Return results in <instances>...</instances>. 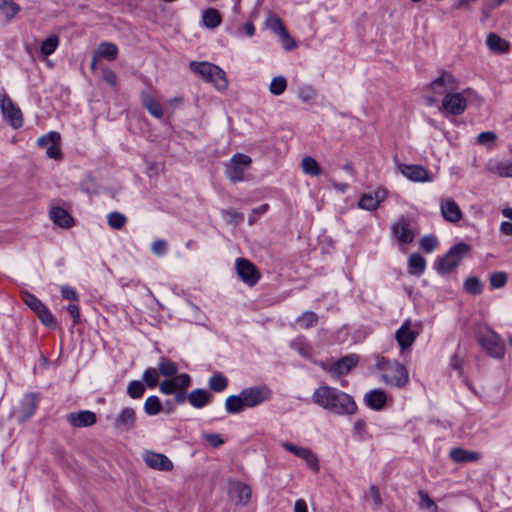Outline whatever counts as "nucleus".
Segmentation results:
<instances>
[{
	"label": "nucleus",
	"instance_id": "f257e3e1",
	"mask_svg": "<svg viewBox=\"0 0 512 512\" xmlns=\"http://www.w3.org/2000/svg\"><path fill=\"white\" fill-rule=\"evenodd\" d=\"M312 399L320 407L337 415H352L357 410L356 403L350 395L327 385L317 388Z\"/></svg>",
	"mask_w": 512,
	"mask_h": 512
},
{
	"label": "nucleus",
	"instance_id": "f03ea898",
	"mask_svg": "<svg viewBox=\"0 0 512 512\" xmlns=\"http://www.w3.org/2000/svg\"><path fill=\"white\" fill-rule=\"evenodd\" d=\"M190 69L202 77L203 80L212 83L219 91H224L228 87L226 73L219 66L209 62L192 61L189 64Z\"/></svg>",
	"mask_w": 512,
	"mask_h": 512
},
{
	"label": "nucleus",
	"instance_id": "7ed1b4c3",
	"mask_svg": "<svg viewBox=\"0 0 512 512\" xmlns=\"http://www.w3.org/2000/svg\"><path fill=\"white\" fill-rule=\"evenodd\" d=\"M382 370V380L391 387L402 388L407 385L409 375L406 367L397 361L382 358L378 362Z\"/></svg>",
	"mask_w": 512,
	"mask_h": 512
},
{
	"label": "nucleus",
	"instance_id": "20e7f679",
	"mask_svg": "<svg viewBox=\"0 0 512 512\" xmlns=\"http://www.w3.org/2000/svg\"><path fill=\"white\" fill-rule=\"evenodd\" d=\"M478 342L486 353L495 359H502L505 355V344L494 331L487 329L478 336Z\"/></svg>",
	"mask_w": 512,
	"mask_h": 512
},
{
	"label": "nucleus",
	"instance_id": "39448f33",
	"mask_svg": "<svg viewBox=\"0 0 512 512\" xmlns=\"http://www.w3.org/2000/svg\"><path fill=\"white\" fill-rule=\"evenodd\" d=\"M470 251V246L464 242L454 245L438 263V270L449 273L454 270L460 261Z\"/></svg>",
	"mask_w": 512,
	"mask_h": 512
},
{
	"label": "nucleus",
	"instance_id": "423d86ee",
	"mask_svg": "<svg viewBox=\"0 0 512 512\" xmlns=\"http://www.w3.org/2000/svg\"><path fill=\"white\" fill-rule=\"evenodd\" d=\"M252 159L245 154H235L226 166V175L232 182H239L244 179L246 169L251 165Z\"/></svg>",
	"mask_w": 512,
	"mask_h": 512
},
{
	"label": "nucleus",
	"instance_id": "0eeeda50",
	"mask_svg": "<svg viewBox=\"0 0 512 512\" xmlns=\"http://www.w3.org/2000/svg\"><path fill=\"white\" fill-rule=\"evenodd\" d=\"M469 92V89L464 92L446 93L442 100L440 109L451 115H461L467 107V100L465 93Z\"/></svg>",
	"mask_w": 512,
	"mask_h": 512
},
{
	"label": "nucleus",
	"instance_id": "6e6552de",
	"mask_svg": "<svg viewBox=\"0 0 512 512\" xmlns=\"http://www.w3.org/2000/svg\"><path fill=\"white\" fill-rule=\"evenodd\" d=\"M358 363V356L352 354L342 357L336 362H320L319 366L334 377H339L350 372Z\"/></svg>",
	"mask_w": 512,
	"mask_h": 512
},
{
	"label": "nucleus",
	"instance_id": "1a4fd4ad",
	"mask_svg": "<svg viewBox=\"0 0 512 512\" xmlns=\"http://www.w3.org/2000/svg\"><path fill=\"white\" fill-rule=\"evenodd\" d=\"M60 144L61 135L55 131L42 135L37 140L38 147L45 149L47 157L56 160H59L62 157Z\"/></svg>",
	"mask_w": 512,
	"mask_h": 512
},
{
	"label": "nucleus",
	"instance_id": "9d476101",
	"mask_svg": "<svg viewBox=\"0 0 512 512\" xmlns=\"http://www.w3.org/2000/svg\"><path fill=\"white\" fill-rule=\"evenodd\" d=\"M246 408H252L271 398L272 392L267 386H254L241 391Z\"/></svg>",
	"mask_w": 512,
	"mask_h": 512
},
{
	"label": "nucleus",
	"instance_id": "9b49d317",
	"mask_svg": "<svg viewBox=\"0 0 512 512\" xmlns=\"http://www.w3.org/2000/svg\"><path fill=\"white\" fill-rule=\"evenodd\" d=\"M0 106L5 119L13 128H20L23 125L20 109L14 105L5 93H0Z\"/></svg>",
	"mask_w": 512,
	"mask_h": 512
},
{
	"label": "nucleus",
	"instance_id": "f8f14e48",
	"mask_svg": "<svg viewBox=\"0 0 512 512\" xmlns=\"http://www.w3.org/2000/svg\"><path fill=\"white\" fill-rule=\"evenodd\" d=\"M235 265L238 276L248 286L252 287L259 281L260 273L251 261L238 258Z\"/></svg>",
	"mask_w": 512,
	"mask_h": 512
},
{
	"label": "nucleus",
	"instance_id": "ddd939ff",
	"mask_svg": "<svg viewBox=\"0 0 512 512\" xmlns=\"http://www.w3.org/2000/svg\"><path fill=\"white\" fill-rule=\"evenodd\" d=\"M429 88L438 95H443L458 88L457 79L449 72H443L429 84Z\"/></svg>",
	"mask_w": 512,
	"mask_h": 512
},
{
	"label": "nucleus",
	"instance_id": "4468645a",
	"mask_svg": "<svg viewBox=\"0 0 512 512\" xmlns=\"http://www.w3.org/2000/svg\"><path fill=\"white\" fill-rule=\"evenodd\" d=\"M397 168L401 174L414 182H428L431 181L429 172L421 165H408L398 163Z\"/></svg>",
	"mask_w": 512,
	"mask_h": 512
},
{
	"label": "nucleus",
	"instance_id": "2eb2a0df",
	"mask_svg": "<svg viewBox=\"0 0 512 512\" xmlns=\"http://www.w3.org/2000/svg\"><path fill=\"white\" fill-rule=\"evenodd\" d=\"M387 197V190L383 187L377 188L374 192L363 194L359 200V207L365 210H376L380 203Z\"/></svg>",
	"mask_w": 512,
	"mask_h": 512
},
{
	"label": "nucleus",
	"instance_id": "dca6fc26",
	"mask_svg": "<svg viewBox=\"0 0 512 512\" xmlns=\"http://www.w3.org/2000/svg\"><path fill=\"white\" fill-rule=\"evenodd\" d=\"M143 459L145 463L152 469L170 471L173 468V463L170 461V459L161 453L146 451L143 454Z\"/></svg>",
	"mask_w": 512,
	"mask_h": 512
},
{
	"label": "nucleus",
	"instance_id": "f3484780",
	"mask_svg": "<svg viewBox=\"0 0 512 512\" xmlns=\"http://www.w3.org/2000/svg\"><path fill=\"white\" fill-rule=\"evenodd\" d=\"M114 428L121 432L131 431L136 425V412L131 407L124 408L114 421Z\"/></svg>",
	"mask_w": 512,
	"mask_h": 512
},
{
	"label": "nucleus",
	"instance_id": "a211bd4d",
	"mask_svg": "<svg viewBox=\"0 0 512 512\" xmlns=\"http://www.w3.org/2000/svg\"><path fill=\"white\" fill-rule=\"evenodd\" d=\"M442 217L451 223H456L462 219L463 213L459 205L451 198H446L440 202Z\"/></svg>",
	"mask_w": 512,
	"mask_h": 512
},
{
	"label": "nucleus",
	"instance_id": "6ab92c4d",
	"mask_svg": "<svg viewBox=\"0 0 512 512\" xmlns=\"http://www.w3.org/2000/svg\"><path fill=\"white\" fill-rule=\"evenodd\" d=\"M392 233L395 238L403 244L411 243L415 237L414 232L410 228L409 221L404 217H401L394 223Z\"/></svg>",
	"mask_w": 512,
	"mask_h": 512
},
{
	"label": "nucleus",
	"instance_id": "aec40b11",
	"mask_svg": "<svg viewBox=\"0 0 512 512\" xmlns=\"http://www.w3.org/2000/svg\"><path fill=\"white\" fill-rule=\"evenodd\" d=\"M229 493L236 499V503L242 506H246L252 496L251 488L247 484L239 481H234L229 484Z\"/></svg>",
	"mask_w": 512,
	"mask_h": 512
},
{
	"label": "nucleus",
	"instance_id": "412c9836",
	"mask_svg": "<svg viewBox=\"0 0 512 512\" xmlns=\"http://www.w3.org/2000/svg\"><path fill=\"white\" fill-rule=\"evenodd\" d=\"M96 420V414L88 410L73 412L67 415L68 423L76 428L92 426L96 423Z\"/></svg>",
	"mask_w": 512,
	"mask_h": 512
},
{
	"label": "nucleus",
	"instance_id": "4be33fe9",
	"mask_svg": "<svg viewBox=\"0 0 512 512\" xmlns=\"http://www.w3.org/2000/svg\"><path fill=\"white\" fill-rule=\"evenodd\" d=\"M410 324H411V322L409 320H407L396 331V334H395V338L402 350L410 347L416 339V334L411 330Z\"/></svg>",
	"mask_w": 512,
	"mask_h": 512
},
{
	"label": "nucleus",
	"instance_id": "5701e85b",
	"mask_svg": "<svg viewBox=\"0 0 512 512\" xmlns=\"http://www.w3.org/2000/svg\"><path fill=\"white\" fill-rule=\"evenodd\" d=\"M38 406L35 394H28L24 397L19 410L18 421L24 422L29 419L36 411Z\"/></svg>",
	"mask_w": 512,
	"mask_h": 512
},
{
	"label": "nucleus",
	"instance_id": "b1692460",
	"mask_svg": "<svg viewBox=\"0 0 512 512\" xmlns=\"http://www.w3.org/2000/svg\"><path fill=\"white\" fill-rule=\"evenodd\" d=\"M488 172L495 174L499 177H512V159L501 161H489L486 164Z\"/></svg>",
	"mask_w": 512,
	"mask_h": 512
},
{
	"label": "nucleus",
	"instance_id": "393cba45",
	"mask_svg": "<svg viewBox=\"0 0 512 512\" xmlns=\"http://www.w3.org/2000/svg\"><path fill=\"white\" fill-rule=\"evenodd\" d=\"M365 403L374 410H381L387 402V395L381 389H375L365 395Z\"/></svg>",
	"mask_w": 512,
	"mask_h": 512
},
{
	"label": "nucleus",
	"instance_id": "a878e982",
	"mask_svg": "<svg viewBox=\"0 0 512 512\" xmlns=\"http://www.w3.org/2000/svg\"><path fill=\"white\" fill-rule=\"evenodd\" d=\"M50 218L56 225L66 229L72 227L74 223L71 215L61 207H53L50 210Z\"/></svg>",
	"mask_w": 512,
	"mask_h": 512
},
{
	"label": "nucleus",
	"instance_id": "bb28decb",
	"mask_svg": "<svg viewBox=\"0 0 512 512\" xmlns=\"http://www.w3.org/2000/svg\"><path fill=\"white\" fill-rule=\"evenodd\" d=\"M141 103L155 118L160 119L163 116V109L161 105L149 92L144 91L141 93Z\"/></svg>",
	"mask_w": 512,
	"mask_h": 512
},
{
	"label": "nucleus",
	"instance_id": "cd10ccee",
	"mask_svg": "<svg viewBox=\"0 0 512 512\" xmlns=\"http://www.w3.org/2000/svg\"><path fill=\"white\" fill-rule=\"evenodd\" d=\"M94 53L96 54V57H99V59L113 61L118 56V47L111 42H101L95 49Z\"/></svg>",
	"mask_w": 512,
	"mask_h": 512
},
{
	"label": "nucleus",
	"instance_id": "c85d7f7f",
	"mask_svg": "<svg viewBox=\"0 0 512 512\" xmlns=\"http://www.w3.org/2000/svg\"><path fill=\"white\" fill-rule=\"evenodd\" d=\"M451 459L456 463L475 462L481 458L478 452L468 451L462 448H454L450 451Z\"/></svg>",
	"mask_w": 512,
	"mask_h": 512
},
{
	"label": "nucleus",
	"instance_id": "c756f323",
	"mask_svg": "<svg viewBox=\"0 0 512 512\" xmlns=\"http://www.w3.org/2000/svg\"><path fill=\"white\" fill-rule=\"evenodd\" d=\"M486 44L491 51L497 53H506L510 48L509 43L495 33L488 34Z\"/></svg>",
	"mask_w": 512,
	"mask_h": 512
},
{
	"label": "nucleus",
	"instance_id": "7c9ffc66",
	"mask_svg": "<svg viewBox=\"0 0 512 512\" xmlns=\"http://www.w3.org/2000/svg\"><path fill=\"white\" fill-rule=\"evenodd\" d=\"M211 394L203 389H196L189 393L188 400L195 408H202L209 403Z\"/></svg>",
	"mask_w": 512,
	"mask_h": 512
},
{
	"label": "nucleus",
	"instance_id": "2f4dec72",
	"mask_svg": "<svg viewBox=\"0 0 512 512\" xmlns=\"http://www.w3.org/2000/svg\"><path fill=\"white\" fill-rule=\"evenodd\" d=\"M409 272L413 275H421L426 268V260L418 253L410 255L408 260Z\"/></svg>",
	"mask_w": 512,
	"mask_h": 512
},
{
	"label": "nucleus",
	"instance_id": "473e14b6",
	"mask_svg": "<svg viewBox=\"0 0 512 512\" xmlns=\"http://www.w3.org/2000/svg\"><path fill=\"white\" fill-rule=\"evenodd\" d=\"M302 171L306 175L317 177L322 173L319 163L311 156H305L301 161Z\"/></svg>",
	"mask_w": 512,
	"mask_h": 512
},
{
	"label": "nucleus",
	"instance_id": "72a5a7b5",
	"mask_svg": "<svg viewBox=\"0 0 512 512\" xmlns=\"http://www.w3.org/2000/svg\"><path fill=\"white\" fill-rule=\"evenodd\" d=\"M225 408L230 414L239 413L246 408L242 394L229 396L225 401Z\"/></svg>",
	"mask_w": 512,
	"mask_h": 512
},
{
	"label": "nucleus",
	"instance_id": "f704fd0d",
	"mask_svg": "<svg viewBox=\"0 0 512 512\" xmlns=\"http://www.w3.org/2000/svg\"><path fill=\"white\" fill-rule=\"evenodd\" d=\"M20 11V6L13 2V0H0V12L4 15L6 20H11Z\"/></svg>",
	"mask_w": 512,
	"mask_h": 512
},
{
	"label": "nucleus",
	"instance_id": "c9c22d12",
	"mask_svg": "<svg viewBox=\"0 0 512 512\" xmlns=\"http://www.w3.org/2000/svg\"><path fill=\"white\" fill-rule=\"evenodd\" d=\"M60 43L59 36L52 34L49 37H47L41 44L40 52L42 56L47 57L54 53V51L57 49Z\"/></svg>",
	"mask_w": 512,
	"mask_h": 512
},
{
	"label": "nucleus",
	"instance_id": "e433bc0d",
	"mask_svg": "<svg viewBox=\"0 0 512 512\" xmlns=\"http://www.w3.org/2000/svg\"><path fill=\"white\" fill-rule=\"evenodd\" d=\"M203 23L208 28H216L221 23V16L216 9H208L203 13Z\"/></svg>",
	"mask_w": 512,
	"mask_h": 512
},
{
	"label": "nucleus",
	"instance_id": "4c0bfd02",
	"mask_svg": "<svg viewBox=\"0 0 512 512\" xmlns=\"http://www.w3.org/2000/svg\"><path fill=\"white\" fill-rule=\"evenodd\" d=\"M297 323L304 329H309L317 325L318 316L313 311H306L297 318Z\"/></svg>",
	"mask_w": 512,
	"mask_h": 512
},
{
	"label": "nucleus",
	"instance_id": "58836bf2",
	"mask_svg": "<svg viewBox=\"0 0 512 512\" xmlns=\"http://www.w3.org/2000/svg\"><path fill=\"white\" fill-rule=\"evenodd\" d=\"M144 410L148 415H157L162 410V404L157 396H150L144 403Z\"/></svg>",
	"mask_w": 512,
	"mask_h": 512
},
{
	"label": "nucleus",
	"instance_id": "ea45409f",
	"mask_svg": "<svg viewBox=\"0 0 512 512\" xmlns=\"http://www.w3.org/2000/svg\"><path fill=\"white\" fill-rule=\"evenodd\" d=\"M287 87V81L283 76L274 77L270 83L269 91L273 95H281Z\"/></svg>",
	"mask_w": 512,
	"mask_h": 512
},
{
	"label": "nucleus",
	"instance_id": "a19ab883",
	"mask_svg": "<svg viewBox=\"0 0 512 512\" xmlns=\"http://www.w3.org/2000/svg\"><path fill=\"white\" fill-rule=\"evenodd\" d=\"M158 371L163 376L171 377L176 375L178 369L174 362L167 359H163L158 364Z\"/></svg>",
	"mask_w": 512,
	"mask_h": 512
},
{
	"label": "nucleus",
	"instance_id": "79ce46f5",
	"mask_svg": "<svg viewBox=\"0 0 512 512\" xmlns=\"http://www.w3.org/2000/svg\"><path fill=\"white\" fill-rule=\"evenodd\" d=\"M227 378L222 374H215L209 379V386L215 392H221L227 387Z\"/></svg>",
	"mask_w": 512,
	"mask_h": 512
},
{
	"label": "nucleus",
	"instance_id": "37998d69",
	"mask_svg": "<svg viewBox=\"0 0 512 512\" xmlns=\"http://www.w3.org/2000/svg\"><path fill=\"white\" fill-rule=\"evenodd\" d=\"M483 285L477 277H469L464 283V289L473 295H478L482 292Z\"/></svg>",
	"mask_w": 512,
	"mask_h": 512
},
{
	"label": "nucleus",
	"instance_id": "c03bdc74",
	"mask_svg": "<svg viewBox=\"0 0 512 512\" xmlns=\"http://www.w3.org/2000/svg\"><path fill=\"white\" fill-rule=\"evenodd\" d=\"M144 392L145 386L141 381L138 380L130 382L127 387V393L133 399L140 398L144 394Z\"/></svg>",
	"mask_w": 512,
	"mask_h": 512
},
{
	"label": "nucleus",
	"instance_id": "a18cd8bd",
	"mask_svg": "<svg viewBox=\"0 0 512 512\" xmlns=\"http://www.w3.org/2000/svg\"><path fill=\"white\" fill-rule=\"evenodd\" d=\"M107 219L109 226L113 229H121L126 223V217L119 212H111Z\"/></svg>",
	"mask_w": 512,
	"mask_h": 512
},
{
	"label": "nucleus",
	"instance_id": "49530a36",
	"mask_svg": "<svg viewBox=\"0 0 512 512\" xmlns=\"http://www.w3.org/2000/svg\"><path fill=\"white\" fill-rule=\"evenodd\" d=\"M159 371L156 368H149L143 373V380L148 387L154 388L158 384Z\"/></svg>",
	"mask_w": 512,
	"mask_h": 512
},
{
	"label": "nucleus",
	"instance_id": "de8ad7c7",
	"mask_svg": "<svg viewBox=\"0 0 512 512\" xmlns=\"http://www.w3.org/2000/svg\"><path fill=\"white\" fill-rule=\"evenodd\" d=\"M419 498H420V506L422 508L431 510L433 512H437L438 506L435 504V502L429 497V495L423 491L420 490L418 492Z\"/></svg>",
	"mask_w": 512,
	"mask_h": 512
},
{
	"label": "nucleus",
	"instance_id": "09e8293b",
	"mask_svg": "<svg viewBox=\"0 0 512 512\" xmlns=\"http://www.w3.org/2000/svg\"><path fill=\"white\" fill-rule=\"evenodd\" d=\"M22 298L25 304L29 308H31L35 313L41 310L42 307L44 306V304L38 298H36L34 295L30 293H25Z\"/></svg>",
	"mask_w": 512,
	"mask_h": 512
},
{
	"label": "nucleus",
	"instance_id": "8fccbe9b",
	"mask_svg": "<svg viewBox=\"0 0 512 512\" xmlns=\"http://www.w3.org/2000/svg\"><path fill=\"white\" fill-rule=\"evenodd\" d=\"M508 280L505 272H495L490 276V284L493 288H502Z\"/></svg>",
	"mask_w": 512,
	"mask_h": 512
},
{
	"label": "nucleus",
	"instance_id": "3c124183",
	"mask_svg": "<svg viewBox=\"0 0 512 512\" xmlns=\"http://www.w3.org/2000/svg\"><path fill=\"white\" fill-rule=\"evenodd\" d=\"M438 245V240L435 236H425L420 240V247L425 252H432Z\"/></svg>",
	"mask_w": 512,
	"mask_h": 512
},
{
	"label": "nucleus",
	"instance_id": "603ef678",
	"mask_svg": "<svg viewBox=\"0 0 512 512\" xmlns=\"http://www.w3.org/2000/svg\"><path fill=\"white\" fill-rule=\"evenodd\" d=\"M36 314L45 326H55L54 317L45 306H43L42 309L39 310Z\"/></svg>",
	"mask_w": 512,
	"mask_h": 512
},
{
	"label": "nucleus",
	"instance_id": "864d4df0",
	"mask_svg": "<svg viewBox=\"0 0 512 512\" xmlns=\"http://www.w3.org/2000/svg\"><path fill=\"white\" fill-rule=\"evenodd\" d=\"M283 448L287 451H289L290 453L296 455L297 457L299 458H305V456L307 455V453L309 452V449L307 448H304V447H298L294 444H291V443H288V442H284L282 444Z\"/></svg>",
	"mask_w": 512,
	"mask_h": 512
},
{
	"label": "nucleus",
	"instance_id": "5fc2aeb1",
	"mask_svg": "<svg viewBox=\"0 0 512 512\" xmlns=\"http://www.w3.org/2000/svg\"><path fill=\"white\" fill-rule=\"evenodd\" d=\"M172 380L175 383L176 389H182V390L187 388L190 385V381H191L190 376L185 373L177 375Z\"/></svg>",
	"mask_w": 512,
	"mask_h": 512
},
{
	"label": "nucleus",
	"instance_id": "6e6d98bb",
	"mask_svg": "<svg viewBox=\"0 0 512 512\" xmlns=\"http://www.w3.org/2000/svg\"><path fill=\"white\" fill-rule=\"evenodd\" d=\"M496 138H497V136L494 132H490V131L481 132L477 136V142L480 145H488L490 143H493L496 140Z\"/></svg>",
	"mask_w": 512,
	"mask_h": 512
},
{
	"label": "nucleus",
	"instance_id": "4d7b16f0",
	"mask_svg": "<svg viewBox=\"0 0 512 512\" xmlns=\"http://www.w3.org/2000/svg\"><path fill=\"white\" fill-rule=\"evenodd\" d=\"M303 459L306 461V464L308 465V467L310 469H312L314 472L319 471L318 459H317L316 455L311 450H309V452Z\"/></svg>",
	"mask_w": 512,
	"mask_h": 512
},
{
	"label": "nucleus",
	"instance_id": "13d9d810",
	"mask_svg": "<svg viewBox=\"0 0 512 512\" xmlns=\"http://www.w3.org/2000/svg\"><path fill=\"white\" fill-rule=\"evenodd\" d=\"M151 250L156 255H163L167 250V243L162 239H158L152 243Z\"/></svg>",
	"mask_w": 512,
	"mask_h": 512
},
{
	"label": "nucleus",
	"instance_id": "bf43d9fd",
	"mask_svg": "<svg viewBox=\"0 0 512 512\" xmlns=\"http://www.w3.org/2000/svg\"><path fill=\"white\" fill-rule=\"evenodd\" d=\"M159 389L166 395L173 394L177 390L172 379L162 381L159 385Z\"/></svg>",
	"mask_w": 512,
	"mask_h": 512
},
{
	"label": "nucleus",
	"instance_id": "052dcab7",
	"mask_svg": "<svg viewBox=\"0 0 512 512\" xmlns=\"http://www.w3.org/2000/svg\"><path fill=\"white\" fill-rule=\"evenodd\" d=\"M369 496L371 497L372 501L374 502V504L377 508L382 506V499L380 496V492H379V489L375 485H370Z\"/></svg>",
	"mask_w": 512,
	"mask_h": 512
},
{
	"label": "nucleus",
	"instance_id": "680f3d73",
	"mask_svg": "<svg viewBox=\"0 0 512 512\" xmlns=\"http://www.w3.org/2000/svg\"><path fill=\"white\" fill-rule=\"evenodd\" d=\"M61 294H62V297L65 298V299L73 300V301H77L78 300L77 292L72 287L62 286L61 287Z\"/></svg>",
	"mask_w": 512,
	"mask_h": 512
},
{
	"label": "nucleus",
	"instance_id": "e2e57ef3",
	"mask_svg": "<svg viewBox=\"0 0 512 512\" xmlns=\"http://www.w3.org/2000/svg\"><path fill=\"white\" fill-rule=\"evenodd\" d=\"M103 80L109 85L115 86L117 83V76L112 70L106 69L103 71Z\"/></svg>",
	"mask_w": 512,
	"mask_h": 512
},
{
	"label": "nucleus",
	"instance_id": "0e129e2a",
	"mask_svg": "<svg viewBox=\"0 0 512 512\" xmlns=\"http://www.w3.org/2000/svg\"><path fill=\"white\" fill-rule=\"evenodd\" d=\"M276 23L278 25V31H279L280 36L286 38L289 42H291V47H294L295 43L292 40V38L289 36L288 31L282 25L281 21L279 19H276ZM286 48H290V46L286 45Z\"/></svg>",
	"mask_w": 512,
	"mask_h": 512
},
{
	"label": "nucleus",
	"instance_id": "69168bd1",
	"mask_svg": "<svg viewBox=\"0 0 512 512\" xmlns=\"http://www.w3.org/2000/svg\"><path fill=\"white\" fill-rule=\"evenodd\" d=\"M205 439L213 446L218 447L223 444V440L221 439L219 434H207L205 435Z\"/></svg>",
	"mask_w": 512,
	"mask_h": 512
},
{
	"label": "nucleus",
	"instance_id": "338daca9",
	"mask_svg": "<svg viewBox=\"0 0 512 512\" xmlns=\"http://www.w3.org/2000/svg\"><path fill=\"white\" fill-rule=\"evenodd\" d=\"M67 310L72 316L74 324L78 323L80 320L79 307L76 304H70L68 305Z\"/></svg>",
	"mask_w": 512,
	"mask_h": 512
},
{
	"label": "nucleus",
	"instance_id": "774afa93",
	"mask_svg": "<svg viewBox=\"0 0 512 512\" xmlns=\"http://www.w3.org/2000/svg\"><path fill=\"white\" fill-rule=\"evenodd\" d=\"M294 512H308L305 500L298 499L294 504Z\"/></svg>",
	"mask_w": 512,
	"mask_h": 512
}]
</instances>
